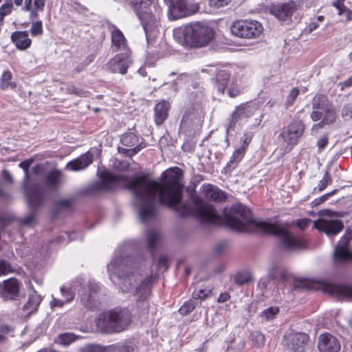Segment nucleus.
Returning a JSON list of instances; mask_svg holds the SVG:
<instances>
[{
  "mask_svg": "<svg viewBox=\"0 0 352 352\" xmlns=\"http://www.w3.org/2000/svg\"><path fill=\"white\" fill-rule=\"evenodd\" d=\"M331 196V193H327L325 195H323L322 196L317 198V199H315L313 202H312V205L314 206H317L320 204H321L322 203L324 202L329 197Z\"/></svg>",
  "mask_w": 352,
  "mask_h": 352,
  "instance_id": "bf43d9fd",
  "label": "nucleus"
},
{
  "mask_svg": "<svg viewBox=\"0 0 352 352\" xmlns=\"http://www.w3.org/2000/svg\"><path fill=\"white\" fill-rule=\"evenodd\" d=\"M142 21L147 38L154 34L159 25L160 12L153 14L151 0H127Z\"/></svg>",
  "mask_w": 352,
  "mask_h": 352,
  "instance_id": "423d86ee",
  "label": "nucleus"
},
{
  "mask_svg": "<svg viewBox=\"0 0 352 352\" xmlns=\"http://www.w3.org/2000/svg\"><path fill=\"white\" fill-rule=\"evenodd\" d=\"M41 302V296L35 290H32L29 294L27 303L23 305V309L28 311L29 313H32L37 309Z\"/></svg>",
  "mask_w": 352,
  "mask_h": 352,
  "instance_id": "c756f323",
  "label": "nucleus"
},
{
  "mask_svg": "<svg viewBox=\"0 0 352 352\" xmlns=\"http://www.w3.org/2000/svg\"><path fill=\"white\" fill-rule=\"evenodd\" d=\"M210 291L204 290V289H199L197 291H195L192 293V296L195 299H204L206 296H208Z\"/></svg>",
  "mask_w": 352,
  "mask_h": 352,
  "instance_id": "4d7b16f0",
  "label": "nucleus"
},
{
  "mask_svg": "<svg viewBox=\"0 0 352 352\" xmlns=\"http://www.w3.org/2000/svg\"><path fill=\"white\" fill-rule=\"evenodd\" d=\"M111 37V48L113 52H126V51H129V52L131 53V50L127 45L126 39L122 32L117 27H113Z\"/></svg>",
  "mask_w": 352,
  "mask_h": 352,
  "instance_id": "aec40b11",
  "label": "nucleus"
},
{
  "mask_svg": "<svg viewBox=\"0 0 352 352\" xmlns=\"http://www.w3.org/2000/svg\"><path fill=\"white\" fill-rule=\"evenodd\" d=\"M311 222V220L309 219H303L298 221L297 226L301 229L303 230L309 226V223Z\"/></svg>",
  "mask_w": 352,
  "mask_h": 352,
  "instance_id": "680f3d73",
  "label": "nucleus"
},
{
  "mask_svg": "<svg viewBox=\"0 0 352 352\" xmlns=\"http://www.w3.org/2000/svg\"><path fill=\"white\" fill-rule=\"evenodd\" d=\"M298 6L294 1H289L283 4H278L274 7L272 13L280 21L290 19Z\"/></svg>",
  "mask_w": 352,
  "mask_h": 352,
  "instance_id": "6ab92c4d",
  "label": "nucleus"
},
{
  "mask_svg": "<svg viewBox=\"0 0 352 352\" xmlns=\"http://www.w3.org/2000/svg\"><path fill=\"white\" fill-rule=\"evenodd\" d=\"M28 202H29L28 200ZM43 203V201L39 206H38L36 207V206L32 207L30 206V203H28V205H29L30 208H31V212L27 216L21 219V220H20L21 223L23 226H33L36 222L35 210L36 208H38V207H40Z\"/></svg>",
  "mask_w": 352,
  "mask_h": 352,
  "instance_id": "72a5a7b5",
  "label": "nucleus"
},
{
  "mask_svg": "<svg viewBox=\"0 0 352 352\" xmlns=\"http://www.w3.org/2000/svg\"><path fill=\"white\" fill-rule=\"evenodd\" d=\"M344 1L345 0H336L332 3V6L338 10V15L344 14L345 11L348 10V8L344 6Z\"/></svg>",
  "mask_w": 352,
  "mask_h": 352,
  "instance_id": "09e8293b",
  "label": "nucleus"
},
{
  "mask_svg": "<svg viewBox=\"0 0 352 352\" xmlns=\"http://www.w3.org/2000/svg\"><path fill=\"white\" fill-rule=\"evenodd\" d=\"M279 309L277 307H270L260 314L261 320L262 322H267L273 319L275 316L278 313Z\"/></svg>",
  "mask_w": 352,
  "mask_h": 352,
  "instance_id": "4c0bfd02",
  "label": "nucleus"
},
{
  "mask_svg": "<svg viewBox=\"0 0 352 352\" xmlns=\"http://www.w3.org/2000/svg\"><path fill=\"white\" fill-rule=\"evenodd\" d=\"M67 302L65 300V299H58L56 298H53V300L50 304L51 307L54 308L56 307H62Z\"/></svg>",
  "mask_w": 352,
  "mask_h": 352,
  "instance_id": "052dcab7",
  "label": "nucleus"
},
{
  "mask_svg": "<svg viewBox=\"0 0 352 352\" xmlns=\"http://www.w3.org/2000/svg\"><path fill=\"white\" fill-rule=\"evenodd\" d=\"M202 190L206 198L215 201H222L227 199L226 193L224 191L212 184H204Z\"/></svg>",
  "mask_w": 352,
  "mask_h": 352,
  "instance_id": "393cba45",
  "label": "nucleus"
},
{
  "mask_svg": "<svg viewBox=\"0 0 352 352\" xmlns=\"http://www.w3.org/2000/svg\"><path fill=\"white\" fill-rule=\"evenodd\" d=\"M12 41L15 44L17 49L25 50L30 47L32 40L29 38L27 31H16L12 34Z\"/></svg>",
  "mask_w": 352,
  "mask_h": 352,
  "instance_id": "bb28decb",
  "label": "nucleus"
},
{
  "mask_svg": "<svg viewBox=\"0 0 352 352\" xmlns=\"http://www.w3.org/2000/svg\"><path fill=\"white\" fill-rule=\"evenodd\" d=\"M21 283L15 278L0 282V296L5 300H14L19 296Z\"/></svg>",
  "mask_w": 352,
  "mask_h": 352,
  "instance_id": "2eb2a0df",
  "label": "nucleus"
},
{
  "mask_svg": "<svg viewBox=\"0 0 352 352\" xmlns=\"http://www.w3.org/2000/svg\"><path fill=\"white\" fill-rule=\"evenodd\" d=\"M336 118V111L333 104H332L331 107L324 110L322 120L312 126V132L318 133V131L322 129L324 125H329L335 123Z\"/></svg>",
  "mask_w": 352,
  "mask_h": 352,
  "instance_id": "4be33fe9",
  "label": "nucleus"
},
{
  "mask_svg": "<svg viewBox=\"0 0 352 352\" xmlns=\"http://www.w3.org/2000/svg\"><path fill=\"white\" fill-rule=\"evenodd\" d=\"M308 340L305 333H292L285 336L287 348L294 352H304Z\"/></svg>",
  "mask_w": 352,
  "mask_h": 352,
  "instance_id": "f3484780",
  "label": "nucleus"
},
{
  "mask_svg": "<svg viewBox=\"0 0 352 352\" xmlns=\"http://www.w3.org/2000/svg\"><path fill=\"white\" fill-rule=\"evenodd\" d=\"M157 267L158 268H164L166 270L168 268V257L165 255L160 256L157 261Z\"/></svg>",
  "mask_w": 352,
  "mask_h": 352,
  "instance_id": "13d9d810",
  "label": "nucleus"
},
{
  "mask_svg": "<svg viewBox=\"0 0 352 352\" xmlns=\"http://www.w3.org/2000/svg\"><path fill=\"white\" fill-rule=\"evenodd\" d=\"M98 291V286L96 284L90 283L89 286V294L81 295L80 300L82 303L87 308H91L93 305V298L94 294Z\"/></svg>",
  "mask_w": 352,
  "mask_h": 352,
  "instance_id": "2f4dec72",
  "label": "nucleus"
},
{
  "mask_svg": "<svg viewBox=\"0 0 352 352\" xmlns=\"http://www.w3.org/2000/svg\"><path fill=\"white\" fill-rule=\"evenodd\" d=\"M46 0H34V5L38 11H43L45 6Z\"/></svg>",
  "mask_w": 352,
  "mask_h": 352,
  "instance_id": "e2e57ef3",
  "label": "nucleus"
},
{
  "mask_svg": "<svg viewBox=\"0 0 352 352\" xmlns=\"http://www.w3.org/2000/svg\"><path fill=\"white\" fill-rule=\"evenodd\" d=\"M168 8V16L176 20L196 13L199 6L197 3L186 0H164Z\"/></svg>",
  "mask_w": 352,
  "mask_h": 352,
  "instance_id": "1a4fd4ad",
  "label": "nucleus"
},
{
  "mask_svg": "<svg viewBox=\"0 0 352 352\" xmlns=\"http://www.w3.org/2000/svg\"><path fill=\"white\" fill-rule=\"evenodd\" d=\"M331 182H332L331 177L330 176V175L329 174V173L327 171L325 173L322 179H321L319 182L318 187L319 192L323 191L329 184H331Z\"/></svg>",
  "mask_w": 352,
  "mask_h": 352,
  "instance_id": "49530a36",
  "label": "nucleus"
},
{
  "mask_svg": "<svg viewBox=\"0 0 352 352\" xmlns=\"http://www.w3.org/2000/svg\"><path fill=\"white\" fill-rule=\"evenodd\" d=\"M232 34L244 38H256L263 31L262 25L253 20H241L233 23L230 28Z\"/></svg>",
  "mask_w": 352,
  "mask_h": 352,
  "instance_id": "6e6552de",
  "label": "nucleus"
},
{
  "mask_svg": "<svg viewBox=\"0 0 352 352\" xmlns=\"http://www.w3.org/2000/svg\"><path fill=\"white\" fill-rule=\"evenodd\" d=\"M160 234L157 232L150 230L147 232L146 239L149 250L151 252H153L155 245L160 239Z\"/></svg>",
  "mask_w": 352,
  "mask_h": 352,
  "instance_id": "f704fd0d",
  "label": "nucleus"
},
{
  "mask_svg": "<svg viewBox=\"0 0 352 352\" xmlns=\"http://www.w3.org/2000/svg\"><path fill=\"white\" fill-rule=\"evenodd\" d=\"M140 267V261L131 256H118L107 265L110 278L115 274L120 280V290L133 294L138 302L146 300L151 293L149 280L138 272Z\"/></svg>",
  "mask_w": 352,
  "mask_h": 352,
  "instance_id": "7ed1b4c3",
  "label": "nucleus"
},
{
  "mask_svg": "<svg viewBox=\"0 0 352 352\" xmlns=\"http://www.w3.org/2000/svg\"><path fill=\"white\" fill-rule=\"evenodd\" d=\"M93 159L94 155L88 151L78 158L68 162L66 165V168L72 171L84 170L93 162Z\"/></svg>",
  "mask_w": 352,
  "mask_h": 352,
  "instance_id": "412c9836",
  "label": "nucleus"
},
{
  "mask_svg": "<svg viewBox=\"0 0 352 352\" xmlns=\"http://www.w3.org/2000/svg\"><path fill=\"white\" fill-rule=\"evenodd\" d=\"M314 284L317 289L338 298L352 301V286L333 284L322 280H317L314 282Z\"/></svg>",
  "mask_w": 352,
  "mask_h": 352,
  "instance_id": "f8f14e48",
  "label": "nucleus"
},
{
  "mask_svg": "<svg viewBox=\"0 0 352 352\" xmlns=\"http://www.w3.org/2000/svg\"><path fill=\"white\" fill-rule=\"evenodd\" d=\"M133 349L131 346L124 345L120 346L118 352H133Z\"/></svg>",
  "mask_w": 352,
  "mask_h": 352,
  "instance_id": "774afa93",
  "label": "nucleus"
},
{
  "mask_svg": "<svg viewBox=\"0 0 352 352\" xmlns=\"http://www.w3.org/2000/svg\"><path fill=\"white\" fill-rule=\"evenodd\" d=\"M30 32L32 36H38L41 35L43 34V24L41 21H38L32 23L30 29Z\"/></svg>",
  "mask_w": 352,
  "mask_h": 352,
  "instance_id": "a18cd8bd",
  "label": "nucleus"
},
{
  "mask_svg": "<svg viewBox=\"0 0 352 352\" xmlns=\"http://www.w3.org/2000/svg\"><path fill=\"white\" fill-rule=\"evenodd\" d=\"M329 142V137L327 135H324L320 138L317 141V146L319 151L323 150Z\"/></svg>",
  "mask_w": 352,
  "mask_h": 352,
  "instance_id": "864d4df0",
  "label": "nucleus"
},
{
  "mask_svg": "<svg viewBox=\"0 0 352 352\" xmlns=\"http://www.w3.org/2000/svg\"><path fill=\"white\" fill-rule=\"evenodd\" d=\"M170 104L168 102L162 100L155 105L154 118L156 124H162L168 118Z\"/></svg>",
  "mask_w": 352,
  "mask_h": 352,
  "instance_id": "a878e982",
  "label": "nucleus"
},
{
  "mask_svg": "<svg viewBox=\"0 0 352 352\" xmlns=\"http://www.w3.org/2000/svg\"><path fill=\"white\" fill-rule=\"evenodd\" d=\"M318 348L320 352H339L340 344L331 334L323 333L319 336Z\"/></svg>",
  "mask_w": 352,
  "mask_h": 352,
  "instance_id": "a211bd4d",
  "label": "nucleus"
},
{
  "mask_svg": "<svg viewBox=\"0 0 352 352\" xmlns=\"http://www.w3.org/2000/svg\"><path fill=\"white\" fill-rule=\"evenodd\" d=\"M173 36L183 45L202 47L207 45L213 38L214 32L208 25L197 22L174 29Z\"/></svg>",
  "mask_w": 352,
  "mask_h": 352,
  "instance_id": "20e7f679",
  "label": "nucleus"
},
{
  "mask_svg": "<svg viewBox=\"0 0 352 352\" xmlns=\"http://www.w3.org/2000/svg\"><path fill=\"white\" fill-rule=\"evenodd\" d=\"M122 181L124 182L125 188L131 191L136 199L142 222H146L157 216V195L160 203L175 210L182 217L195 216L206 224H217L221 221L215 208L197 195L191 196L190 203L179 205L182 198L184 184L182 170L178 167L166 170L162 174L161 182L147 179L145 176H137L128 180L122 175L104 172L101 174L100 188L111 190L116 183Z\"/></svg>",
  "mask_w": 352,
  "mask_h": 352,
  "instance_id": "f257e3e1",
  "label": "nucleus"
},
{
  "mask_svg": "<svg viewBox=\"0 0 352 352\" xmlns=\"http://www.w3.org/2000/svg\"><path fill=\"white\" fill-rule=\"evenodd\" d=\"M260 107L259 103L256 102H248L236 107L231 115L227 131L234 129L236 123L240 120H246L256 114H260L261 117Z\"/></svg>",
  "mask_w": 352,
  "mask_h": 352,
  "instance_id": "9b49d317",
  "label": "nucleus"
},
{
  "mask_svg": "<svg viewBox=\"0 0 352 352\" xmlns=\"http://www.w3.org/2000/svg\"><path fill=\"white\" fill-rule=\"evenodd\" d=\"M114 166L116 168H120L122 170H126L129 168V164L126 161L118 162V164L116 162Z\"/></svg>",
  "mask_w": 352,
  "mask_h": 352,
  "instance_id": "69168bd1",
  "label": "nucleus"
},
{
  "mask_svg": "<svg viewBox=\"0 0 352 352\" xmlns=\"http://www.w3.org/2000/svg\"><path fill=\"white\" fill-rule=\"evenodd\" d=\"M80 352H107V351L100 345L89 344L81 348Z\"/></svg>",
  "mask_w": 352,
  "mask_h": 352,
  "instance_id": "c03bdc74",
  "label": "nucleus"
},
{
  "mask_svg": "<svg viewBox=\"0 0 352 352\" xmlns=\"http://www.w3.org/2000/svg\"><path fill=\"white\" fill-rule=\"evenodd\" d=\"M61 90L64 91L67 94H74L82 97H86L87 96V91L72 85H67L65 87H62Z\"/></svg>",
  "mask_w": 352,
  "mask_h": 352,
  "instance_id": "58836bf2",
  "label": "nucleus"
},
{
  "mask_svg": "<svg viewBox=\"0 0 352 352\" xmlns=\"http://www.w3.org/2000/svg\"><path fill=\"white\" fill-rule=\"evenodd\" d=\"M352 239V230H347L334 250V259L336 262L352 261V252L347 249V244Z\"/></svg>",
  "mask_w": 352,
  "mask_h": 352,
  "instance_id": "dca6fc26",
  "label": "nucleus"
},
{
  "mask_svg": "<svg viewBox=\"0 0 352 352\" xmlns=\"http://www.w3.org/2000/svg\"><path fill=\"white\" fill-rule=\"evenodd\" d=\"M12 74L10 70H6L3 72L0 78V88L1 90L14 89L16 87V83L12 81Z\"/></svg>",
  "mask_w": 352,
  "mask_h": 352,
  "instance_id": "7c9ffc66",
  "label": "nucleus"
},
{
  "mask_svg": "<svg viewBox=\"0 0 352 352\" xmlns=\"http://www.w3.org/2000/svg\"><path fill=\"white\" fill-rule=\"evenodd\" d=\"M314 227L329 236L338 234L344 228L341 220L333 218H322L314 221Z\"/></svg>",
  "mask_w": 352,
  "mask_h": 352,
  "instance_id": "4468645a",
  "label": "nucleus"
},
{
  "mask_svg": "<svg viewBox=\"0 0 352 352\" xmlns=\"http://www.w3.org/2000/svg\"><path fill=\"white\" fill-rule=\"evenodd\" d=\"M62 172L58 170H54L49 172L46 175L47 184L51 187H56L62 181Z\"/></svg>",
  "mask_w": 352,
  "mask_h": 352,
  "instance_id": "473e14b6",
  "label": "nucleus"
},
{
  "mask_svg": "<svg viewBox=\"0 0 352 352\" xmlns=\"http://www.w3.org/2000/svg\"><path fill=\"white\" fill-rule=\"evenodd\" d=\"M250 339L252 342L253 345L258 348L262 347L265 344V336L259 331H255L250 333Z\"/></svg>",
  "mask_w": 352,
  "mask_h": 352,
  "instance_id": "c9c22d12",
  "label": "nucleus"
},
{
  "mask_svg": "<svg viewBox=\"0 0 352 352\" xmlns=\"http://www.w3.org/2000/svg\"><path fill=\"white\" fill-rule=\"evenodd\" d=\"M121 142L124 146L128 147L134 146L131 149L126 150V155L129 156H132L136 154L142 148V147H140V146L138 144L139 138L138 135L133 133H129L123 135L121 138Z\"/></svg>",
  "mask_w": 352,
  "mask_h": 352,
  "instance_id": "b1692460",
  "label": "nucleus"
},
{
  "mask_svg": "<svg viewBox=\"0 0 352 352\" xmlns=\"http://www.w3.org/2000/svg\"><path fill=\"white\" fill-rule=\"evenodd\" d=\"M310 116L313 121L316 122L322 119L323 113L318 111H313Z\"/></svg>",
  "mask_w": 352,
  "mask_h": 352,
  "instance_id": "0e129e2a",
  "label": "nucleus"
},
{
  "mask_svg": "<svg viewBox=\"0 0 352 352\" xmlns=\"http://www.w3.org/2000/svg\"><path fill=\"white\" fill-rule=\"evenodd\" d=\"M210 7L219 9L228 6L232 0H208Z\"/></svg>",
  "mask_w": 352,
  "mask_h": 352,
  "instance_id": "3c124183",
  "label": "nucleus"
},
{
  "mask_svg": "<svg viewBox=\"0 0 352 352\" xmlns=\"http://www.w3.org/2000/svg\"><path fill=\"white\" fill-rule=\"evenodd\" d=\"M14 332V327L6 324H0V333L6 336Z\"/></svg>",
  "mask_w": 352,
  "mask_h": 352,
  "instance_id": "6e6d98bb",
  "label": "nucleus"
},
{
  "mask_svg": "<svg viewBox=\"0 0 352 352\" xmlns=\"http://www.w3.org/2000/svg\"><path fill=\"white\" fill-rule=\"evenodd\" d=\"M12 267L10 264L4 260L0 261V276L6 275L10 272H12Z\"/></svg>",
  "mask_w": 352,
  "mask_h": 352,
  "instance_id": "de8ad7c7",
  "label": "nucleus"
},
{
  "mask_svg": "<svg viewBox=\"0 0 352 352\" xmlns=\"http://www.w3.org/2000/svg\"><path fill=\"white\" fill-rule=\"evenodd\" d=\"M79 337L72 333H65L58 336L57 341L63 345H68Z\"/></svg>",
  "mask_w": 352,
  "mask_h": 352,
  "instance_id": "ea45409f",
  "label": "nucleus"
},
{
  "mask_svg": "<svg viewBox=\"0 0 352 352\" xmlns=\"http://www.w3.org/2000/svg\"><path fill=\"white\" fill-rule=\"evenodd\" d=\"M298 95H299V89L297 87L293 88L290 91L289 95L287 96L286 104L287 106L292 105Z\"/></svg>",
  "mask_w": 352,
  "mask_h": 352,
  "instance_id": "8fccbe9b",
  "label": "nucleus"
},
{
  "mask_svg": "<svg viewBox=\"0 0 352 352\" xmlns=\"http://www.w3.org/2000/svg\"><path fill=\"white\" fill-rule=\"evenodd\" d=\"M224 217L227 225L233 230L244 231L248 227L253 226L265 234L278 236L283 245L288 250L300 249L305 245V241L302 238L290 234L287 223L253 220L250 209L241 204H234L230 208L226 209Z\"/></svg>",
  "mask_w": 352,
  "mask_h": 352,
  "instance_id": "f03ea898",
  "label": "nucleus"
},
{
  "mask_svg": "<svg viewBox=\"0 0 352 352\" xmlns=\"http://www.w3.org/2000/svg\"><path fill=\"white\" fill-rule=\"evenodd\" d=\"M2 176L3 177V179L9 182H12V176L10 175V173L6 170H3L2 171Z\"/></svg>",
  "mask_w": 352,
  "mask_h": 352,
  "instance_id": "338daca9",
  "label": "nucleus"
},
{
  "mask_svg": "<svg viewBox=\"0 0 352 352\" xmlns=\"http://www.w3.org/2000/svg\"><path fill=\"white\" fill-rule=\"evenodd\" d=\"M246 151V147L241 146L240 148L235 150L230 157L229 162L227 163L224 168L226 173L231 172L234 168L237 166L239 163L241 161Z\"/></svg>",
  "mask_w": 352,
  "mask_h": 352,
  "instance_id": "cd10ccee",
  "label": "nucleus"
},
{
  "mask_svg": "<svg viewBox=\"0 0 352 352\" xmlns=\"http://www.w3.org/2000/svg\"><path fill=\"white\" fill-rule=\"evenodd\" d=\"M230 80V74L226 69H219L215 76L212 78L214 87L217 91L223 94Z\"/></svg>",
  "mask_w": 352,
  "mask_h": 352,
  "instance_id": "5701e85b",
  "label": "nucleus"
},
{
  "mask_svg": "<svg viewBox=\"0 0 352 352\" xmlns=\"http://www.w3.org/2000/svg\"><path fill=\"white\" fill-rule=\"evenodd\" d=\"M349 58L352 61V52L349 54ZM341 90H344L346 87H350L352 86V76L343 82L339 83Z\"/></svg>",
  "mask_w": 352,
  "mask_h": 352,
  "instance_id": "5fc2aeb1",
  "label": "nucleus"
},
{
  "mask_svg": "<svg viewBox=\"0 0 352 352\" xmlns=\"http://www.w3.org/2000/svg\"><path fill=\"white\" fill-rule=\"evenodd\" d=\"M304 130L305 126L301 121H293L282 129L278 140L284 145L289 146V149H291L298 144Z\"/></svg>",
  "mask_w": 352,
  "mask_h": 352,
  "instance_id": "9d476101",
  "label": "nucleus"
},
{
  "mask_svg": "<svg viewBox=\"0 0 352 352\" xmlns=\"http://www.w3.org/2000/svg\"><path fill=\"white\" fill-rule=\"evenodd\" d=\"M31 160H25L21 162L19 165L25 172L24 182L23 188L29 203L32 207L39 206L45 198V192L42 186L38 184H29L28 169L31 165Z\"/></svg>",
  "mask_w": 352,
  "mask_h": 352,
  "instance_id": "0eeeda50",
  "label": "nucleus"
},
{
  "mask_svg": "<svg viewBox=\"0 0 352 352\" xmlns=\"http://www.w3.org/2000/svg\"><path fill=\"white\" fill-rule=\"evenodd\" d=\"M131 63V53L126 51V52L118 54L109 60L106 64V67L112 73L125 74Z\"/></svg>",
  "mask_w": 352,
  "mask_h": 352,
  "instance_id": "ddd939ff",
  "label": "nucleus"
},
{
  "mask_svg": "<svg viewBox=\"0 0 352 352\" xmlns=\"http://www.w3.org/2000/svg\"><path fill=\"white\" fill-rule=\"evenodd\" d=\"M14 9L12 0H5L0 7V23H2L6 16L10 14Z\"/></svg>",
  "mask_w": 352,
  "mask_h": 352,
  "instance_id": "e433bc0d",
  "label": "nucleus"
},
{
  "mask_svg": "<svg viewBox=\"0 0 352 352\" xmlns=\"http://www.w3.org/2000/svg\"><path fill=\"white\" fill-rule=\"evenodd\" d=\"M195 308L194 301L190 300L186 302L179 309V312L182 315H188L191 313Z\"/></svg>",
  "mask_w": 352,
  "mask_h": 352,
  "instance_id": "37998d69",
  "label": "nucleus"
},
{
  "mask_svg": "<svg viewBox=\"0 0 352 352\" xmlns=\"http://www.w3.org/2000/svg\"><path fill=\"white\" fill-rule=\"evenodd\" d=\"M251 280V274L247 272H238L234 276V280L238 285H243L248 283Z\"/></svg>",
  "mask_w": 352,
  "mask_h": 352,
  "instance_id": "a19ab883",
  "label": "nucleus"
},
{
  "mask_svg": "<svg viewBox=\"0 0 352 352\" xmlns=\"http://www.w3.org/2000/svg\"><path fill=\"white\" fill-rule=\"evenodd\" d=\"M312 108L314 109L325 110L333 104L327 96L317 94L312 100Z\"/></svg>",
  "mask_w": 352,
  "mask_h": 352,
  "instance_id": "c85d7f7f",
  "label": "nucleus"
},
{
  "mask_svg": "<svg viewBox=\"0 0 352 352\" xmlns=\"http://www.w3.org/2000/svg\"><path fill=\"white\" fill-rule=\"evenodd\" d=\"M60 292L62 294L63 299L67 302H71L74 298V294L70 289H66L65 287L60 288Z\"/></svg>",
  "mask_w": 352,
  "mask_h": 352,
  "instance_id": "603ef678",
  "label": "nucleus"
},
{
  "mask_svg": "<svg viewBox=\"0 0 352 352\" xmlns=\"http://www.w3.org/2000/svg\"><path fill=\"white\" fill-rule=\"evenodd\" d=\"M341 116L346 120L352 119V100L344 104L341 110Z\"/></svg>",
  "mask_w": 352,
  "mask_h": 352,
  "instance_id": "79ce46f5",
  "label": "nucleus"
},
{
  "mask_svg": "<svg viewBox=\"0 0 352 352\" xmlns=\"http://www.w3.org/2000/svg\"><path fill=\"white\" fill-rule=\"evenodd\" d=\"M131 314L126 309L116 308L101 313L97 319V327L102 332L112 333L124 330L131 323Z\"/></svg>",
  "mask_w": 352,
  "mask_h": 352,
  "instance_id": "39448f33",
  "label": "nucleus"
}]
</instances>
